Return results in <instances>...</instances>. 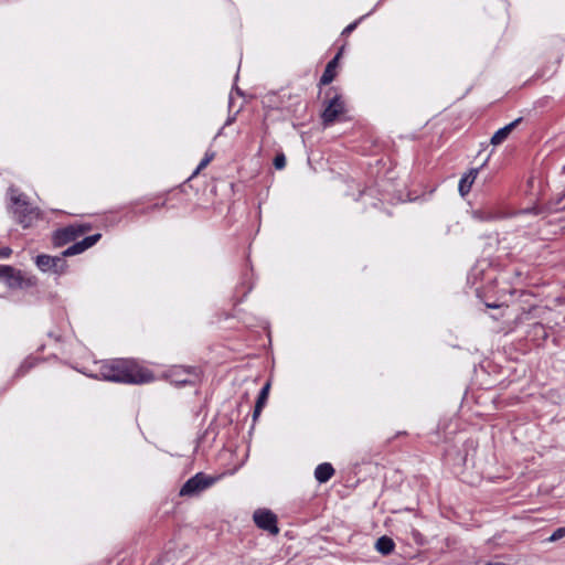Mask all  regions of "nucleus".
I'll list each match as a JSON object with an SVG mask.
<instances>
[{"mask_svg":"<svg viewBox=\"0 0 565 565\" xmlns=\"http://www.w3.org/2000/svg\"><path fill=\"white\" fill-rule=\"evenodd\" d=\"M100 376L107 381L134 384L147 383L153 380V375L149 370L129 361H115L103 364Z\"/></svg>","mask_w":565,"mask_h":565,"instance_id":"f257e3e1","label":"nucleus"},{"mask_svg":"<svg viewBox=\"0 0 565 565\" xmlns=\"http://www.w3.org/2000/svg\"><path fill=\"white\" fill-rule=\"evenodd\" d=\"M11 201L13 203V212L18 221L28 227L38 218L39 212L35 207L30 206L25 196L17 189H10Z\"/></svg>","mask_w":565,"mask_h":565,"instance_id":"f03ea898","label":"nucleus"},{"mask_svg":"<svg viewBox=\"0 0 565 565\" xmlns=\"http://www.w3.org/2000/svg\"><path fill=\"white\" fill-rule=\"evenodd\" d=\"M215 480L216 479L213 477H209L203 473H196L183 484L180 490V495L186 497L196 494L211 487Z\"/></svg>","mask_w":565,"mask_h":565,"instance_id":"7ed1b4c3","label":"nucleus"},{"mask_svg":"<svg viewBox=\"0 0 565 565\" xmlns=\"http://www.w3.org/2000/svg\"><path fill=\"white\" fill-rule=\"evenodd\" d=\"M345 110L344 102L340 95H334L327 103L321 118L326 126L333 124Z\"/></svg>","mask_w":565,"mask_h":565,"instance_id":"20e7f679","label":"nucleus"},{"mask_svg":"<svg viewBox=\"0 0 565 565\" xmlns=\"http://www.w3.org/2000/svg\"><path fill=\"white\" fill-rule=\"evenodd\" d=\"M253 518L258 527L268 531L273 535L278 534L277 518L271 511L258 509L254 512Z\"/></svg>","mask_w":565,"mask_h":565,"instance_id":"39448f33","label":"nucleus"},{"mask_svg":"<svg viewBox=\"0 0 565 565\" xmlns=\"http://www.w3.org/2000/svg\"><path fill=\"white\" fill-rule=\"evenodd\" d=\"M35 264L42 271L53 270L55 273H63L65 270V262L61 257H53L50 255H39Z\"/></svg>","mask_w":565,"mask_h":565,"instance_id":"423d86ee","label":"nucleus"},{"mask_svg":"<svg viewBox=\"0 0 565 565\" xmlns=\"http://www.w3.org/2000/svg\"><path fill=\"white\" fill-rule=\"evenodd\" d=\"M99 238H100V234H95V235L85 237L82 242H78V243L70 246L68 248H66L63 252V256H73V255L81 254L84 250H86L87 248L95 245Z\"/></svg>","mask_w":565,"mask_h":565,"instance_id":"0eeeda50","label":"nucleus"},{"mask_svg":"<svg viewBox=\"0 0 565 565\" xmlns=\"http://www.w3.org/2000/svg\"><path fill=\"white\" fill-rule=\"evenodd\" d=\"M478 173H479L478 169H471L469 172H467L460 179V181H459V193L461 194V196H466L469 193L473 182L477 179Z\"/></svg>","mask_w":565,"mask_h":565,"instance_id":"6e6552de","label":"nucleus"},{"mask_svg":"<svg viewBox=\"0 0 565 565\" xmlns=\"http://www.w3.org/2000/svg\"><path fill=\"white\" fill-rule=\"evenodd\" d=\"M341 52H339L333 60H331L321 76L320 84L327 85L331 83L337 75V66L340 58Z\"/></svg>","mask_w":565,"mask_h":565,"instance_id":"1a4fd4ad","label":"nucleus"},{"mask_svg":"<svg viewBox=\"0 0 565 565\" xmlns=\"http://www.w3.org/2000/svg\"><path fill=\"white\" fill-rule=\"evenodd\" d=\"M519 122V119L510 122L509 125L504 126L503 128L499 129L491 138V143L493 146H498L502 143L508 136L511 134V131L514 129L516 124Z\"/></svg>","mask_w":565,"mask_h":565,"instance_id":"9d476101","label":"nucleus"},{"mask_svg":"<svg viewBox=\"0 0 565 565\" xmlns=\"http://www.w3.org/2000/svg\"><path fill=\"white\" fill-rule=\"evenodd\" d=\"M334 473L330 463H321L315 470V477L319 482H327Z\"/></svg>","mask_w":565,"mask_h":565,"instance_id":"9b49d317","label":"nucleus"},{"mask_svg":"<svg viewBox=\"0 0 565 565\" xmlns=\"http://www.w3.org/2000/svg\"><path fill=\"white\" fill-rule=\"evenodd\" d=\"M269 390H270V383L268 382L262 388L258 399L256 402V406H255L254 414H253L254 419H256L260 415L262 409L267 402V398L269 395Z\"/></svg>","mask_w":565,"mask_h":565,"instance_id":"f8f14e48","label":"nucleus"},{"mask_svg":"<svg viewBox=\"0 0 565 565\" xmlns=\"http://www.w3.org/2000/svg\"><path fill=\"white\" fill-rule=\"evenodd\" d=\"M394 542L387 536H382L376 541L375 548L383 555L390 554L394 550Z\"/></svg>","mask_w":565,"mask_h":565,"instance_id":"ddd939ff","label":"nucleus"},{"mask_svg":"<svg viewBox=\"0 0 565 565\" xmlns=\"http://www.w3.org/2000/svg\"><path fill=\"white\" fill-rule=\"evenodd\" d=\"M71 231H73V230L68 228V226L57 231L54 235V243L56 245L61 246V245H64L71 241H73L74 238L72 236Z\"/></svg>","mask_w":565,"mask_h":565,"instance_id":"4468645a","label":"nucleus"},{"mask_svg":"<svg viewBox=\"0 0 565 565\" xmlns=\"http://www.w3.org/2000/svg\"><path fill=\"white\" fill-rule=\"evenodd\" d=\"M71 231H73V230L68 228V226L57 231L54 235V243L56 245L61 246V245H64L71 241H73L74 238L72 236Z\"/></svg>","mask_w":565,"mask_h":565,"instance_id":"2eb2a0df","label":"nucleus"},{"mask_svg":"<svg viewBox=\"0 0 565 565\" xmlns=\"http://www.w3.org/2000/svg\"><path fill=\"white\" fill-rule=\"evenodd\" d=\"M214 158V153H205L204 158L202 159V161L200 162V164L198 166L196 170L194 171L193 173V177L196 175L200 170L204 169Z\"/></svg>","mask_w":565,"mask_h":565,"instance_id":"dca6fc26","label":"nucleus"},{"mask_svg":"<svg viewBox=\"0 0 565 565\" xmlns=\"http://www.w3.org/2000/svg\"><path fill=\"white\" fill-rule=\"evenodd\" d=\"M68 228L73 230V231H71V233H72V236L74 239L88 231V227L85 225H71V226H68Z\"/></svg>","mask_w":565,"mask_h":565,"instance_id":"f3484780","label":"nucleus"},{"mask_svg":"<svg viewBox=\"0 0 565 565\" xmlns=\"http://www.w3.org/2000/svg\"><path fill=\"white\" fill-rule=\"evenodd\" d=\"M14 277V270L12 267L7 265H0V278H12Z\"/></svg>","mask_w":565,"mask_h":565,"instance_id":"a211bd4d","label":"nucleus"},{"mask_svg":"<svg viewBox=\"0 0 565 565\" xmlns=\"http://www.w3.org/2000/svg\"><path fill=\"white\" fill-rule=\"evenodd\" d=\"M274 166H275V168H276V169H278V170H280V169L285 168V166H286V158H285V156H284L282 153L277 154V156L275 157Z\"/></svg>","mask_w":565,"mask_h":565,"instance_id":"6ab92c4d","label":"nucleus"},{"mask_svg":"<svg viewBox=\"0 0 565 565\" xmlns=\"http://www.w3.org/2000/svg\"><path fill=\"white\" fill-rule=\"evenodd\" d=\"M565 535V529L556 530L550 537V542H555Z\"/></svg>","mask_w":565,"mask_h":565,"instance_id":"aec40b11","label":"nucleus"},{"mask_svg":"<svg viewBox=\"0 0 565 565\" xmlns=\"http://www.w3.org/2000/svg\"><path fill=\"white\" fill-rule=\"evenodd\" d=\"M11 250L9 248L0 249V258H6L10 255Z\"/></svg>","mask_w":565,"mask_h":565,"instance_id":"412c9836","label":"nucleus"},{"mask_svg":"<svg viewBox=\"0 0 565 565\" xmlns=\"http://www.w3.org/2000/svg\"><path fill=\"white\" fill-rule=\"evenodd\" d=\"M355 25H356L355 23H352V24L348 25V26L344 29L343 33H347V34H348V33L352 32V31L354 30Z\"/></svg>","mask_w":565,"mask_h":565,"instance_id":"4be33fe9","label":"nucleus"},{"mask_svg":"<svg viewBox=\"0 0 565 565\" xmlns=\"http://www.w3.org/2000/svg\"><path fill=\"white\" fill-rule=\"evenodd\" d=\"M564 171H565V166H564Z\"/></svg>","mask_w":565,"mask_h":565,"instance_id":"5701e85b","label":"nucleus"}]
</instances>
